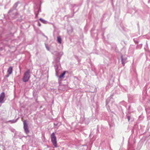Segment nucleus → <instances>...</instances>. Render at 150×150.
I'll return each mask as SVG.
<instances>
[{"mask_svg": "<svg viewBox=\"0 0 150 150\" xmlns=\"http://www.w3.org/2000/svg\"><path fill=\"white\" fill-rule=\"evenodd\" d=\"M30 70H28L24 73L22 80L24 82H27L28 81L30 78Z\"/></svg>", "mask_w": 150, "mask_h": 150, "instance_id": "obj_1", "label": "nucleus"}, {"mask_svg": "<svg viewBox=\"0 0 150 150\" xmlns=\"http://www.w3.org/2000/svg\"><path fill=\"white\" fill-rule=\"evenodd\" d=\"M51 140L53 145L56 147H57L56 137L54 133L53 132L51 135Z\"/></svg>", "mask_w": 150, "mask_h": 150, "instance_id": "obj_2", "label": "nucleus"}, {"mask_svg": "<svg viewBox=\"0 0 150 150\" xmlns=\"http://www.w3.org/2000/svg\"><path fill=\"white\" fill-rule=\"evenodd\" d=\"M23 128L25 130V132L26 134H28L29 133V131L28 128V124L27 123V121L26 120H24L23 121Z\"/></svg>", "mask_w": 150, "mask_h": 150, "instance_id": "obj_3", "label": "nucleus"}, {"mask_svg": "<svg viewBox=\"0 0 150 150\" xmlns=\"http://www.w3.org/2000/svg\"><path fill=\"white\" fill-rule=\"evenodd\" d=\"M5 97V95L4 92H2L0 94V103H3Z\"/></svg>", "mask_w": 150, "mask_h": 150, "instance_id": "obj_4", "label": "nucleus"}, {"mask_svg": "<svg viewBox=\"0 0 150 150\" xmlns=\"http://www.w3.org/2000/svg\"><path fill=\"white\" fill-rule=\"evenodd\" d=\"M54 53L57 59H60V58L63 54V52H58L56 51Z\"/></svg>", "mask_w": 150, "mask_h": 150, "instance_id": "obj_5", "label": "nucleus"}, {"mask_svg": "<svg viewBox=\"0 0 150 150\" xmlns=\"http://www.w3.org/2000/svg\"><path fill=\"white\" fill-rule=\"evenodd\" d=\"M13 70V68L12 67L10 66L9 67L7 70L8 75L7 76V77H8L12 73Z\"/></svg>", "mask_w": 150, "mask_h": 150, "instance_id": "obj_6", "label": "nucleus"}, {"mask_svg": "<svg viewBox=\"0 0 150 150\" xmlns=\"http://www.w3.org/2000/svg\"><path fill=\"white\" fill-rule=\"evenodd\" d=\"M121 59L122 62V64L123 65V66L125 65V63L126 62V60L127 59V58H123L122 56H121Z\"/></svg>", "mask_w": 150, "mask_h": 150, "instance_id": "obj_7", "label": "nucleus"}, {"mask_svg": "<svg viewBox=\"0 0 150 150\" xmlns=\"http://www.w3.org/2000/svg\"><path fill=\"white\" fill-rule=\"evenodd\" d=\"M62 39L61 37L60 36H58L57 37V41L60 44H61Z\"/></svg>", "mask_w": 150, "mask_h": 150, "instance_id": "obj_8", "label": "nucleus"}, {"mask_svg": "<svg viewBox=\"0 0 150 150\" xmlns=\"http://www.w3.org/2000/svg\"><path fill=\"white\" fill-rule=\"evenodd\" d=\"M39 20L41 21L42 23H44V24H46L47 23V21L45 20H44L42 18H40V19H39Z\"/></svg>", "mask_w": 150, "mask_h": 150, "instance_id": "obj_9", "label": "nucleus"}, {"mask_svg": "<svg viewBox=\"0 0 150 150\" xmlns=\"http://www.w3.org/2000/svg\"><path fill=\"white\" fill-rule=\"evenodd\" d=\"M66 73V71H64L59 76L60 78H62L64 76Z\"/></svg>", "mask_w": 150, "mask_h": 150, "instance_id": "obj_10", "label": "nucleus"}, {"mask_svg": "<svg viewBox=\"0 0 150 150\" xmlns=\"http://www.w3.org/2000/svg\"><path fill=\"white\" fill-rule=\"evenodd\" d=\"M13 9H11L9 11L8 13H10L12 11H13Z\"/></svg>", "mask_w": 150, "mask_h": 150, "instance_id": "obj_11", "label": "nucleus"}, {"mask_svg": "<svg viewBox=\"0 0 150 150\" xmlns=\"http://www.w3.org/2000/svg\"><path fill=\"white\" fill-rule=\"evenodd\" d=\"M41 11H40V9H39L38 10V13L39 12H40ZM38 14H37L36 15V16H38Z\"/></svg>", "mask_w": 150, "mask_h": 150, "instance_id": "obj_12", "label": "nucleus"}, {"mask_svg": "<svg viewBox=\"0 0 150 150\" xmlns=\"http://www.w3.org/2000/svg\"><path fill=\"white\" fill-rule=\"evenodd\" d=\"M130 117L129 116H128L127 117V118L128 119V121H129V120H130Z\"/></svg>", "mask_w": 150, "mask_h": 150, "instance_id": "obj_13", "label": "nucleus"}, {"mask_svg": "<svg viewBox=\"0 0 150 150\" xmlns=\"http://www.w3.org/2000/svg\"><path fill=\"white\" fill-rule=\"evenodd\" d=\"M38 25L39 26H41V24L39 22H38Z\"/></svg>", "mask_w": 150, "mask_h": 150, "instance_id": "obj_14", "label": "nucleus"}, {"mask_svg": "<svg viewBox=\"0 0 150 150\" xmlns=\"http://www.w3.org/2000/svg\"><path fill=\"white\" fill-rule=\"evenodd\" d=\"M46 48H47V50H49V48L48 47H47V46H46Z\"/></svg>", "mask_w": 150, "mask_h": 150, "instance_id": "obj_15", "label": "nucleus"}]
</instances>
